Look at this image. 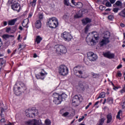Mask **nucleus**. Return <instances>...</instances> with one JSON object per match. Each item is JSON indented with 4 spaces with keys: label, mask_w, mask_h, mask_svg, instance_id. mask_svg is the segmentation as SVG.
<instances>
[{
    "label": "nucleus",
    "mask_w": 125,
    "mask_h": 125,
    "mask_svg": "<svg viewBox=\"0 0 125 125\" xmlns=\"http://www.w3.org/2000/svg\"><path fill=\"white\" fill-rule=\"evenodd\" d=\"M27 90V86L24 83L20 82L17 83L13 88V91L14 92L16 95H19V93L21 91H24V90ZM19 92V93H18Z\"/></svg>",
    "instance_id": "1"
},
{
    "label": "nucleus",
    "mask_w": 125,
    "mask_h": 125,
    "mask_svg": "<svg viewBox=\"0 0 125 125\" xmlns=\"http://www.w3.org/2000/svg\"><path fill=\"white\" fill-rule=\"evenodd\" d=\"M46 25L51 29H55L59 25V22H58V20L56 18H52L49 19Z\"/></svg>",
    "instance_id": "2"
},
{
    "label": "nucleus",
    "mask_w": 125,
    "mask_h": 125,
    "mask_svg": "<svg viewBox=\"0 0 125 125\" xmlns=\"http://www.w3.org/2000/svg\"><path fill=\"white\" fill-rule=\"evenodd\" d=\"M74 74L78 78L80 79H86L87 75L84 74L83 71L80 70V66H76L73 68Z\"/></svg>",
    "instance_id": "3"
},
{
    "label": "nucleus",
    "mask_w": 125,
    "mask_h": 125,
    "mask_svg": "<svg viewBox=\"0 0 125 125\" xmlns=\"http://www.w3.org/2000/svg\"><path fill=\"white\" fill-rule=\"evenodd\" d=\"M9 3L11 5V8L13 10L20 12L21 10V6L18 3V0H9Z\"/></svg>",
    "instance_id": "4"
},
{
    "label": "nucleus",
    "mask_w": 125,
    "mask_h": 125,
    "mask_svg": "<svg viewBox=\"0 0 125 125\" xmlns=\"http://www.w3.org/2000/svg\"><path fill=\"white\" fill-rule=\"evenodd\" d=\"M98 40H99V35L95 34L91 39L86 38V42L88 45H90V46H93V45L96 44Z\"/></svg>",
    "instance_id": "5"
},
{
    "label": "nucleus",
    "mask_w": 125,
    "mask_h": 125,
    "mask_svg": "<svg viewBox=\"0 0 125 125\" xmlns=\"http://www.w3.org/2000/svg\"><path fill=\"white\" fill-rule=\"evenodd\" d=\"M60 76H67L69 74V69L64 64L61 65L58 68Z\"/></svg>",
    "instance_id": "6"
},
{
    "label": "nucleus",
    "mask_w": 125,
    "mask_h": 125,
    "mask_svg": "<svg viewBox=\"0 0 125 125\" xmlns=\"http://www.w3.org/2000/svg\"><path fill=\"white\" fill-rule=\"evenodd\" d=\"M38 110L33 109H27L25 110V115L28 118H35L37 116Z\"/></svg>",
    "instance_id": "7"
},
{
    "label": "nucleus",
    "mask_w": 125,
    "mask_h": 125,
    "mask_svg": "<svg viewBox=\"0 0 125 125\" xmlns=\"http://www.w3.org/2000/svg\"><path fill=\"white\" fill-rule=\"evenodd\" d=\"M62 37L65 42H70L73 39V36L71 35V33L66 31L62 34Z\"/></svg>",
    "instance_id": "8"
},
{
    "label": "nucleus",
    "mask_w": 125,
    "mask_h": 125,
    "mask_svg": "<svg viewBox=\"0 0 125 125\" xmlns=\"http://www.w3.org/2000/svg\"><path fill=\"white\" fill-rule=\"evenodd\" d=\"M87 58L89 61L92 62L93 61H96L97 59V55L93 52H89L87 53Z\"/></svg>",
    "instance_id": "9"
},
{
    "label": "nucleus",
    "mask_w": 125,
    "mask_h": 125,
    "mask_svg": "<svg viewBox=\"0 0 125 125\" xmlns=\"http://www.w3.org/2000/svg\"><path fill=\"white\" fill-rule=\"evenodd\" d=\"M53 97H54L53 102L55 104L58 105L61 103V99H60V95L57 93H54L53 94Z\"/></svg>",
    "instance_id": "10"
},
{
    "label": "nucleus",
    "mask_w": 125,
    "mask_h": 125,
    "mask_svg": "<svg viewBox=\"0 0 125 125\" xmlns=\"http://www.w3.org/2000/svg\"><path fill=\"white\" fill-rule=\"evenodd\" d=\"M45 75H47V73L44 71V69H42L39 73L35 75V77L37 80H44V77L43 76Z\"/></svg>",
    "instance_id": "11"
},
{
    "label": "nucleus",
    "mask_w": 125,
    "mask_h": 125,
    "mask_svg": "<svg viewBox=\"0 0 125 125\" xmlns=\"http://www.w3.org/2000/svg\"><path fill=\"white\" fill-rule=\"evenodd\" d=\"M82 99H83V97L82 96V95H75L72 99V104L73 105V106H76V103H77V102H78V101H82Z\"/></svg>",
    "instance_id": "12"
},
{
    "label": "nucleus",
    "mask_w": 125,
    "mask_h": 125,
    "mask_svg": "<svg viewBox=\"0 0 125 125\" xmlns=\"http://www.w3.org/2000/svg\"><path fill=\"white\" fill-rule=\"evenodd\" d=\"M56 50L58 52H60L62 54H65V53H67V49L66 48V47H65L63 45H60L59 47L57 48Z\"/></svg>",
    "instance_id": "13"
},
{
    "label": "nucleus",
    "mask_w": 125,
    "mask_h": 125,
    "mask_svg": "<svg viewBox=\"0 0 125 125\" xmlns=\"http://www.w3.org/2000/svg\"><path fill=\"white\" fill-rule=\"evenodd\" d=\"M103 56L104 57L108 58V59H113V58H115V54L111 53L110 51L103 53Z\"/></svg>",
    "instance_id": "14"
},
{
    "label": "nucleus",
    "mask_w": 125,
    "mask_h": 125,
    "mask_svg": "<svg viewBox=\"0 0 125 125\" xmlns=\"http://www.w3.org/2000/svg\"><path fill=\"white\" fill-rule=\"evenodd\" d=\"M109 42H110V41L103 38V39L100 42L99 44L100 46H104V45H106V44H108Z\"/></svg>",
    "instance_id": "15"
},
{
    "label": "nucleus",
    "mask_w": 125,
    "mask_h": 125,
    "mask_svg": "<svg viewBox=\"0 0 125 125\" xmlns=\"http://www.w3.org/2000/svg\"><path fill=\"white\" fill-rule=\"evenodd\" d=\"M28 125H39V123L38 122V120L36 119H33L32 120H30L29 121H27L26 122Z\"/></svg>",
    "instance_id": "16"
},
{
    "label": "nucleus",
    "mask_w": 125,
    "mask_h": 125,
    "mask_svg": "<svg viewBox=\"0 0 125 125\" xmlns=\"http://www.w3.org/2000/svg\"><path fill=\"white\" fill-rule=\"evenodd\" d=\"M106 124H110L112 121H113V116H112V114L108 113L107 115H106Z\"/></svg>",
    "instance_id": "17"
},
{
    "label": "nucleus",
    "mask_w": 125,
    "mask_h": 125,
    "mask_svg": "<svg viewBox=\"0 0 125 125\" xmlns=\"http://www.w3.org/2000/svg\"><path fill=\"white\" fill-rule=\"evenodd\" d=\"M111 36V33L108 31H106L104 33V36L103 37V39L105 40H107L109 41V39H110V37Z\"/></svg>",
    "instance_id": "18"
},
{
    "label": "nucleus",
    "mask_w": 125,
    "mask_h": 125,
    "mask_svg": "<svg viewBox=\"0 0 125 125\" xmlns=\"http://www.w3.org/2000/svg\"><path fill=\"white\" fill-rule=\"evenodd\" d=\"M82 22L83 25H86V24L88 23H91V19L88 18H85V19L82 20Z\"/></svg>",
    "instance_id": "19"
},
{
    "label": "nucleus",
    "mask_w": 125,
    "mask_h": 125,
    "mask_svg": "<svg viewBox=\"0 0 125 125\" xmlns=\"http://www.w3.org/2000/svg\"><path fill=\"white\" fill-rule=\"evenodd\" d=\"M17 21V19H14L8 21V25L9 26H13V25L15 24L16 21Z\"/></svg>",
    "instance_id": "20"
},
{
    "label": "nucleus",
    "mask_w": 125,
    "mask_h": 125,
    "mask_svg": "<svg viewBox=\"0 0 125 125\" xmlns=\"http://www.w3.org/2000/svg\"><path fill=\"white\" fill-rule=\"evenodd\" d=\"M35 27L37 29H41L42 27V21L41 20H38L35 22Z\"/></svg>",
    "instance_id": "21"
},
{
    "label": "nucleus",
    "mask_w": 125,
    "mask_h": 125,
    "mask_svg": "<svg viewBox=\"0 0 125 125\" xmlns=\"http://www.w3.org/2000/svg\"><path fill=\"white\" fill-rule=\"evenodd\" d=\"M67 98V94L65 93H62V95H60V99H61V103L63 101V100H65Z\"/></svg>",
    "instance_id": "22"
},
{
    "label": "nucleus",
    "mask_w": 125,
    "mask_h": 125,
    "mask_svg": "<svg viewBox=\"0 0 125 125\" xmlns=\"http://www.w3.org/2000/svg\"><path fill=\"white\" fill-rule=\"evenodd\" d=\"M103 4H105L107 7H111L112 6V4L111 2H108V0H104Z\"/></svg>",
    "instance_id": "23"
},
{
    "label": "nucleus",
    "mask_w": 125,
    "mask_h": 125,
    "mask_svg": "<svg viewBox=\"0 0 125 125\" xmlns=\"http://www.w3.org/2000/svg\"><path fill=\"white\" fill-rule=\"evenodd\" d=\"M79 86L80 87V91H84V90H85V87L83 86V83H79Z\"/></svg>",
    "instance_id": "24"
},
{
    "label": "nucleus",
    "mask_w": 125,
    "mask_h": 125,
    "mask_svg": "<svg viewBox=\"0 0 125 125\" xmlns=\"http://www.w3.org/2000/svg\"><path fill=\"white\" fill-rule=\"evenodd\" d=\"M106 95V93L105 92H102L98 97L97 98V100L99 99V98H104Z\"/></svg>",
    "instance_id": "25"
},
{
    "label": "nucleus",
    "mask_w": 125,
    "mask_h": 125,
    "mask_svg": "<svg viewBox=\"0 0 125 125\" xmlns=\"http://www.w3.org/2000/svg\"><path fill=\"white\" fill-rule=\"evenodd\" d=\"M42 41V37H41L40 36H37L36 39L37 43H40Z\"/></svg>",
    "instance_id": "26"
},
{
    "label": "nucleus",
    "mask_w": 125,
    "mask_h": 125,
    "mask_svg": "<svg viewBox=\"0 0 125 125\" xmlns=\"http://www.w3.org/2000/svg\"><path fill=\"white\" fill-rule=\"evenodd\" d=\"M123 113V111L122 110L120 109L117 113V115L116 116V119H118V120H122V118H121V113Z\"/></svg>",
    "instance_id": "27"
},
{
    "label": "nucleus",
    "mask_w": 125,
    "mask_h": 125,
    "mask_svg": "<svg viewBox=\"0 0 125 125\" xmlns=\"http://www.w3.org/2000/svg\"><path fill=\"white\" fill-rule=\"evenodd\" d=\"M118 15L121 17H123V18H125V11L124 10V9L118 13Z\"/></svg>",
    "instance_id": "28"
},
{
    "label": "nucleus",
    "mask_w": 125,
    "mask_h": 125,
    "mask_svg": "<svg viewBox=\"0 0 125 125\" xmlns=\"http://www.w3.org/2000/svg\"><path fill=\"white\" fill-rule=\"evenodd\" d=\"M115 5H117V6H122L123 5V3L120 0H118L116 2V3L113 4V6Z\"/></svg>",
    "instance_id": "29"
},
{
    "label": "nucleus",
    "mask_w": 125,
    "mask_h": 125,
    "mask_svg": "<svg viewBox=\"0 0 125 125\" xmlns=\"http://www.w3.org/2000/svg\"><path fill=\"white\" fill-rule=\"evenodd\" d=\"M104 122H105V118H103L99 120L98 125H103L104 124Z\"/></svg>",
    "instance_id": "30"
},
{
    "label": "nucleus",
    "mask_w": 125,
    "mask_h": 125,
    "mask_svg": "<svg viewBox=\"0 0 125 125\" xmlns=\"http://www.w3.org/2000/svg\"><path fill=\"white\" fill-rule=\"evenodd\" d=\"M30 4L32 7H35L37 4V0H33V1L30 2Z\"/></svg>",
    "instance_id": "31"
},
{
    "label": "nucleus",
    "mask_w": 125,
    "mask_h": 125,
    "mask_svg": "<svg viewBox=\"0 0 125 125\" xmlns=\"http://www.w3.org/2000/svg\"><path fill=\"white\" fill-rule=\"evenodd\" d=\"M45 125H51V121L50 120L47 119L45 120Z\"/></svg>",
    "instance_id": "32"
},
{
    "label": "nucleus",
    "mask_w": 125,
    "mask_h": 125,
    "mask_svg": "<svg viewBox=\"0 0 125 125\" xmlns=\"http://www.w3.org/2000/svg\"><path fill=\"white\" fill-rule=\"evenodd\" d=\"M19 47L18 48V49H20L21 50H22V49H24V48H25V47H26V46L24 45V44H19Z\"/></svg>",
    "instance_id": "33"
},
{
    "label": "nucleus",
    "mask_w": 125,
    "mask_h": 125,
    "mask_svg": "<svg viewBox=\"0 0 125 125\" xmlns=\"http://www.w3.org/2000/svg\"><path fill=\"white\" fill-rule=\"evenodd\" d=\"M89 25L87 24L86 27L84 28V33H85V34L87 33V32H88V29H89Z\"/></svg>",
    "instance_id": "34"
},
{
    "label": "nucleus",
    "mask_w": 125,
    "mask_h": 125,
    "mask_svg": "<svg viewBox=\"0 0 125 125\" xmlns=\"http://www.w3.org/2000/svg\"><path fill=\"white\" fill-rule=\"evenodd\" d=\"M71 1V3L73 4L74 5H79V3H77L75 2V0H68V1Z\"/></svg>",
    "instance_id": "35"
},
{
    "label": "nucleus",
    "mask_w": 125,
    "mask_h": 125,
    "mask_svg": "<svg viewBox=\"0 0 125 125\" xmlns=\"http://www.w3.org/2000/svg\"><path fill=\"white\" fill-rule=\"evenodd\" d=\"M108 20H110V21H113L114 20V16L113 15H109L107 17Z\"/></svg>",
    "instance_id": "36"
},
{
    "label": "nucleus",
    "mask_w": 125,
    "mask_h": 125,
    "mask_svg": "<svg viewBox=\"0 0 125 125\" xmlns=\"http://www.w3.org/2000/svg\"><path fill=\"white\" fill-rule=\"evenodd\" d=\"M119 10H120V9L119 8H114L112 10L114 13H118V12H119Z\"/></svg>",
    "instance_id": "37"
},
{
    "label": "nucleus",
    "mask_w": 125,
    "mask_h": 125,
    "mask_svg": "<svg viewBox=\"0 0 125 125\" xmlns=\"http://www.w3.org/2000/svg\"><path fill=\"white\" fill-rule=\"evenodd\" d=\"M3 39H4L5 40L6 39H9V35L8 34H4L2 35Z\"/></svg>",
    "instance_id": "38"
},
{
    "label": "nucleus",
    "mask_w": 125,
    "mask_h": 125,
    "mask_svg": "<svg viewBox=\"0 0 125 125\" xmlns=\"http://www.w3.org/2000/svg\"><path fill=\"white\" fill-rule=\"evenodd\" d=\"M120 92L122 94H123V93H125V84L124 85V86L123 87V89L120 90Z\"/></svg>",
    "instance_id": "39"
},
{
    "label": "nucleus",
    "mask_w": 125,
    "mask_h": 125,
    "mask_svg": "<svg viewBox=\"0 0 125 125\" xmlns=\"http://www.w3.org/2000/svg\"><path fill=\"white\" fill-rule=\"evenodd\" d=\"M63 2H64V4L65 5H66V6H69V2H68L67 0H64Z\"/></svg>",
    "instance_id": "40"
},
{
    "label": "nucleus",
    "mask_w": 125,
    "mask_h": 125,
    "mask_svg": "<svg viewBox=\"0 0 125 125\" xmlns=\"http://www.w3.org/2000/svg\"><path fill=\"white\" fill-rule=\"evenodd\" d=\"M105 8H106V7L103 5L100 6V9L102 11L105 10Z\"/></svg>",
    "instance_id": "41"
},
{
    "label": "nucleus",
    "mask_w": 125,
    "mask_h": 125,
    "mask_svg": "<svg viewBox=\"0 0 125 125\" xmlns=\"http://www.w3.org/2000/svg\"><path fill=\"white\" fill-rule=\"evenodd\" d=\"M107 102L110 103L111 102V103H113V99H112L111 98H108L107 99Z\"/></svg>",
    "instance_id": "42"
},
{
    "label": "nucleus",
    "mask_w": 125,
    "mask_h": 125,
    "mask_svg": "<svg viewBox=\"0 0 125 125\" xmlns=\"http://www.w3.org/2000/svg\"><path fill=\"white\" fill-rule=\"evenodd\" d=\"M0 122L1 124H5V123H6V121H5V119L4 118L1 119Z\"/></svg>",
    "instance_id": "43"
},
{
    "label": "nucleus",
    "mask_w": 125,
    "mask_h": 125,
    "mask_svg": "<svg viewBox=\"0 0 125 125\" xmlns=\"http://www.w3.org/2000/svg\"><path fill=\"white\" fill-rule=\"evenodd\" d=\"M117 75L118 77H122V73H121V71L118 70L117 73Z\"/></svg>",
    "instance_id": "44"
},
{
    "label": "nucleus",
    "mask_w": 125,
    "mask_h": 125,
    "mask_svg": "<svg viewBox=\"0 0 125 125\" xmlns=\"http://www.w3.org/2000/svg\"><path fill=\"white\" fill-rule=\"evenodd\" d=\"M16 51H17V49H15L13 51L11 55V57H12V56H13L14 55V54H15V53H16Z\"/></svg>",
    "instance_id": "45"
},
{
    "label": "nucleus",
    "mask_w": 125,
    "mask_h": 125,
    "mask_svg": "<svg viewBox=\"0 0 125 125\" xmlns=\"http://www.w3.org/2000/svg\"><path fill=\"white\" fill-rule=\"evenodd\" d=\"M68 115H69V112H66L62 114V116L63 117H67Z\"/></svg>",
    "instance_id": "46"
},
{
    "label": "nucleus",
    "mask_w": 125,
    "mask_h": 125,
    "mask_svg": "<svg viewBox=\"0 0 125 125\" xmlns=\"http://www.w3.org/2000/svg\"><path fill=\"white\" fill-rule=\"evenodd\" d=\"M83 119H84V116H82V118H80L78 120L79 123H81V122H82V121L83 120Z\"/></svg>",
    "instance_id": "47"
},
{
    "label": "nucleus",
    "mask_w": 125,
    "mask_h": 125,
    "mask_svg": "<svg viewBox=\"0 0 125 125\" xmlns=\"http://www.w3.org/2000/svg\"><path fill=\"white\" fill-rule=\"evenodd\" d=\"M92 103H89L85 107V109L87 110V108H89V106H90V105H92Z\"/></svg>",
    "instance_id": "48"
},
{
    "label": "nucleus",
    "mask_w": 125,
    "mask_h": 125,
    "mask_svg": "<svg viewBox=\"0 0 125 125\" xmlns=\"http://www.w3.org/2000/svg\"><path fill=\"white\" fill-rule=\"evenodd\" d=\"M28 23H26V24H25V21H23L22 22V27H26L27 26Z\"/></svg>",
    "instance_id": "49"
},
{
    "label": "nucleus",
    "mask_w": 125,
    "mask_h": 125,
    "mask_svg": "<svg viewBox=\"0 0 125 125\" xmlns=\"http://www.w3.org/2000/svg\"><path fill=\"white\" fill-rule=\"evenodd\" d=\"M119 88H121V86H114L113 88V89H114V90H116V89H119Z\"/></svg>",
    "instance_id": "50"
},
{
    "label": "nucleus",
    "mask_w": 125,
    "mask_h": 125,
    "mask_svg": "<svg viewBox=\"0 0 125 125\" xmlns=\"http://www.w3.org/2000/svg\"><path fill=\"white\" fill-rule=\"evenodd\" d=\"M10 31H11V28L10 27H8L6 29V33H9Z\"/></svg>",
    "instance_id": "51"
},
{
    "label": "nucleus",
    "mask_w": 125,
    "mask_h": 125,
    "mask_svg": "<svg viewBox=\"0 0 125 125\" xmlns=\"http://www.w3.org/2000/svg\"><path fill=\"white\" fill-rule=\"evenodd\" d=\"M3 60L0 61V62H1L0 63V68H2V65H3V62L2 61Z\"/></svg>",
    "instance_id": "52"
},
{
    "label": "nucleus",
    "mask_w": 125,
    "mask_h": 125,
    "mask_svg": "<svg viewBox=\"0 0 125 125\" xmlns=\"http://www.w3.org/2000/svg\"><path fill=\"white\" fill-rule=\"evenodd\" d=\"M109 1L111 4H113L116 2V0H109Z\"/></svg>",
    "instance_id": "53"
},
{
    "label": "nucleus",
    "mask_w": 125,
    "mask_h": 125,
    "mask_svg": "<svg viewBox=\"0 0 125 125\" xmlns=\"http://www.w3.org/2000/svg\"><path fill=\"white\" fill-rule=\"evenodd\" d=\"M123 67V65L122 64H119L117 67V69L118 70H119V69H121V68H122Z\"/></svg>",
    "instance_id": "54"
},
{
    "label": "nucleus",
    "mask_w": 125,
    "mask_h": 125,
    "mask_svg": "<svg viewBox=\"0 0 125 125\" xmlns=\"http://www.w3.org/2000/svg\"><path fill=\"white\" fill-rule=\"evenodd\" d=\"M42 18H43V16L42 14L39 15V19L40 20H42Z\"/></svg>",
    "instance_id": "55"
},
{
    "label": "nucleus",
    "mask_w": 125,
    "mask_h": 125,
    "mask_svg": "<svg viewBox=\"0 0 125 125\" xmlns=\"http://www.w3.org/2000/svg\"><path fill=\"white\" fill-rule=\"evenodd\" d=\"M92 75L94 77V78H95V79H96V78L98 77V75H97V74L93 73Z\"/></svg>",
    "instance_id": "56"
},
{
    "label": "nucleus",
    "mask_w": 125,
    "mask_h": 125,
    "mask_svg": "<svg viewBox=\"0 0 125 125\" xmlns=\"http://www.w3.org/2000/svg\"><path fill=\"white\" fill-rule=\"evenodd\" d=\"M120 26H121V27H122V28H125V24H124V23H122L120 24Z\"/></svg>",
    "instance_id": "57"
},
{
    "label": "nucleus",
    "mask_w": 125,
    "mask_h": 125,
    "mask_svg": "<svg viewBox=\"0 0 125 125\" xmlns=\"http://www.w3.org/2000/svg\"><path fill=\"white\" fill-rule=\"evenodd\" d=\"M7 25V21H3V26H6Z\"/></svg>",
    "instance_id": "58"
},
{
    "label": "nucleus",
    "mask_w": 125,
    "mask_h": 125,
    "mask_svg": "<svg viewBox=\"0 0 125 125\" xmlns=\"http://www.w3.org/2000/svg\"><path fill=\"white\" fill-rule=\"evenodd\" d=\"M105 11H106V12H109L111 11V9L107 8V9H105Z\"/></svg>",
    "instance_id": "59"
},
{
    "label": "nucleus",
    "mask_w": 125,
    "mask_h": 125,
    "mask_svg": "<svg viewBox=\"0 0 125 125\" xmlns=\"http://www.w3.org/2000/svg\"><path fill=\"white\" fill-rule=\"evenodd\" d=\"M2 45V42H1V39H0V48L1 47V46Z\"/></svg>",
    "instance_id": "60"
},
{
    "label": "nucleus",
    "mask_w": 125,
    "mask_h": 125,
    "mask_svg": "<svg viewBox=\"0 0 125 125\" xmlns=\"http://www.w3.org/2000/svg\"><path fill=\"white\" fill-rule=\"evenodd\" d=\"M32 16H33V14L29 13V14L28 15V18H31V17H32Z\"/></svg>",
    "instance_id": "61"
},
{
    "label": "nucleus",
    "mask_w": 125,
    "mask_h": 125,
    "mask_svg": "<svg viewBox=\"0 0 125 125\" xmlns=\"http://www.w3.org/2000/svg\"><path fill=\"white\" fill-rule=\"evenodd\" d=\"M13 29L14 31H16L17 26H13Z\"/></svg>",
    "instance_id": "62"
},
{
    "label": "nucleus",
    "mask_w": 125,
    "mask_h": 125,
    "mask_svg": "<svg viewBox=\"0 0 125 125\" xmlns=\"http://www.w3.org/2000/svg\"><path fill=\"white\" fill-rule=\"evenodd\" d=\"M75 18H80V16L78 15H76L74 16Z\"/></svg>",
    "instance_id": "63"
},
{
    "label": "nucleus",
    "mask_w": 125,
    "mask_h": 125,
    "mask_svg": "<svg viewBox=\"0 0 125 125\" xmlns=\"http://www.w3.org/2000/svg\"><path fill=\"white\" fill-rule=\"evenodd\" d=\"M123 105H125V99H124L123 100Z\"/></svg>",
    "instance_id": "64"
}]
</instances>
